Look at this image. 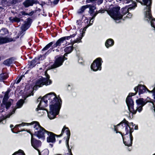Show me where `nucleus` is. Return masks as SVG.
I'll use <instances>...</instances> for the list:
<instances>
[{"mask_svg": "<svg viewBox=\"0 0 155 155\" xmlns=\"http://www.w3.org/2000/svg\"><path fill=\"white\" fill-rule=\"evenodd\" d=\"M136 4L134 3L132 7L129 8L125 7L122 8L121 10V12L119 14L120 7L117 6L107 11V13L112 18L116 21V22L118 23L119 21H117L121 19L124 15L130 9L134 8L136 6Z\"/></svg>", "mask_w": 155, "mask_h": 155, "instance_id": "obj_1", "label": "nucleus"}, {"mask_svg": "<svg viewBox=\"0 0 155 155\" xmlns=\"http://www.w3.org/2000/svg\"><path fill=\"white\" fill-rule=\"evenodd\" d=\"M59 97V96L57 97L54 92H51L47 94L42 98L40 97L37 100V102H40L38 107L36 109V110L38 111V108L45 109V107L47 106V103L48 102H49L50 106L51 102L54 104Z\"/></svg>", "mask_w": 155, "mask_h": 155, "instance_id": "obj_2", "label": "nucleus"}, {"mask_svg": "<svg viewBox=\"0 0 155 155\" xmlns=\"http://www.w3.org/2000/svg\"><path fill=\"white\" fill-rule=\"evenodd\" d=\"M28 124L33 125L34 129L35 134L39 139L45 140L46 135L47 134L48 131L46 130L44 128L41 126L38 122L33 121L30 123H22L16 125L15 127H18L23 126L25 125Z\"/></svg>", "mask_w": 155, "mask_h": 155, "instance_id": "obj_3", "label": "nucleus"}, {"mask_svg": "<svg viewBox=\"0 0 155 155\" xmlns=\"http://www.w3.org/2000/svg\"><path fill=\"white\" fill-rule=\"evenodd\" d=\"M124 123H126L124 124L125 126V132H124V134H125L124 136V137L122 134V136L123 137L124 143V144L127 146H131L132 144L133 140V137L132 133L133 131V128H131L130 126L133 125V123H131L129 124H127V121L124 120L123 121Z\"/></svg>", "mask_w": 155, "mask_h": 155, "instance_id": "obj_4", "label": "nucleus"}, {"mask_svg": "<svg viewBox=\"0 0 155 155\" xmlns=\"http://www.w3.org/2000/svg\"><path fill=\"white\" fill-rule=\"evenodd\" d=\"M61 100L59 97L54 104L51 102L49 111L46 110L48 116L50 119H53L58 114L61 103Z\"/></svg>", "mask_w": 155, "mask_h": 155, "instance_id": "obj_5", "label": "nucleus"}, {"mask_svg": "<svg viewBox=\"0 0 155 155\" xmlns=\"http://www.w3.org/2000/svg\"><path fill=\"white\" fill-rule=\"evenodd\" d=\"M142 5H146V12L145 14V19L150 21L151 26L155 30V19H152L150 12V5L151 0H138Z\"/></svg>", "mask_w": 155, "mask_h": 155, "instance_id": "obj_6", "label": "nucleus"}, {"mask_svg": "<svg viewBox=\"0 0 155 155\" xmlns=\"http://www.w3.org/2000/svg\"><path fill=\"white\" fill-rule=\"evenodd\" d=\"M50 77L47 75L46 78L41 77L37 81L36 85L33 88V90H36L37 87H42L44 85H48L50 84L52 82L49 79Z\"/></svg>", "mask_w": 155, "mask_h": 155, "instance_id": "obj_7", "label": "nucleus"}, {"mask_svg": "<svg viewBox=\"0 0 155 155\" xmlns=\"http://www.w3.org/2000/svg\"><path fill=\"white\" fill-rule=\"evenodd\" d=\"M135 94L133 93H130L126 100V102L128 106V109L130 112L129 114L130 116H131V114L132 115L133 114H135L136 112V110H135L133 108L134 102L130 97L131 96L134 95Z\"/></svg>", "mask_w": 155, "mask_h": 155, "instance_id": "obj_8", "label": "nucleus"}, {"mask_svg": "<svg viewBox=\"0 0 155 155\" xmlns=\"http://www.w3.org/2000/svg\"><path fill=\"white\" fill-rule=\"evenodd\" d=\"M102 62V59L100 58H96L91 65V68L94 71H96L101 69V64Z\"/></svg>", "mask_w": 155, "mask_h": 155, "instance_id": "obj_9", "label": "nucleus"}, {"mask_svg": "<svg viewBox=\"0 0 155 155\" xmlns=\"http://www.w3.org/2000/svg\"><path fill=\"white\" fill-rule=\"evenodd\" d=\"M87 21L86 22H87V25L86 26V27L84 28L83 29L82 31L81 30L79 31H77L76 32V33L77 34L78 33H80V35L79 36V38H77V39L74 41L73 43H79L81 42V39L83 36V34L85 33V32L86 30V29L87 27H88L89 26L91 25L93 22V21L92 20L91 21V19L90 20V21L89 22V24H88V21L87 20Z\"/></svg>", "mask_w": 155, "mask_h": 155, "instance_id": "obj_10", "label": "nucleus"}, {"mask_svg": "<svg viewBox=\"0 0 155 155\" xmlns=\"http://www.w3.org/2000/svg\"><path fill=\"white\" fill-rule=\"evenodd\" d=\"M75 35V34H73L70 36L64 37L60 38L57 41L55 44L54 45V47H56L61 45L63 46L65 45L67 43L66 40L69 39L71 38L74 37Z\"/></svg>", "mask_w": 155, "mask_h": 155, "instance_id": "obj_11", "label": "nucleus"}, {"mask_svg": "<svg viewBox=\"0 0 155 155\" xmlns=\"http://www.w3.org/2000/svg\"><path fill=\"white\" fill-rule=\"evenodd\" d=\"M64 131H65V132L66 133V134L67 135V137L66 140V145L67 146V148L68 149V152L69 153V154H67V155H72V154H71V150L69 148V147L68 144L70 136V132L68 128L66 127L65 126H64L62 130L61 133V135H62V134H63Z\"/></svg>", "mask_w": 155, "mask_h": 155, "instance_id": "obj_12", "label": "nucleus"}, {"mask_svg": "<svg viewBox=\"0 0 155 155\" xmlns=\"http://www.w3.org/2000/svg\"><path fill=\"white\" fill-rule=\"evenodd\" d=\"M31 146L35 149L37 150L39 153V155H40V152L38 148L41 146V142L39 140H37L33 137L32 135H31Z\"/></svg>", "mask_w": 155, "mask_h": 155, "instance_id": "obj_13", "label": "nucleus"}, {"mask_svg": "<svg viewBox=\"0 0 155 155\" xmlns=\"http://www.w3.org/2000/svg\"><path fill=\"white\" fill-rule=\"evenodd\" d=\"M136 103L137 107L135 110H136V111H138L140 112L142 110L143 107L145 104L146 103L143 101V99L142 98L137 100Z\"/></svg>", "mask_w": 155, "mask_h": 155, "instance_id": "obj_14", "label": "nucleus"}, {"mask_svg": "<svg viewBox=\"0 0 155 155\" xmlns=\"http://www.w3.org/2000/svg\"><path fill=\"white\" fill-rule=\"evenodd\" d=\"M24 103V101L23 100H20L19 101H18L17 103V105L16 106V108H14L13 109L12 111L8 114V115L4 117L3 118V120H5L6 118H9L13 114H14L15 111L16 109L17 108H19L21 107L22 106L23 104Z\"/></svg>", "mask_w": 155, "mask_h": 155, "instance_id": "obj_15", "label": "nucleus"}, {"mask_svg": "<svg viewBox=\"0 0 155 155\" xmlns=\"http://www.w3.org/2000/svg\"><path fill=\"white\" fill-rule=\"evenodd\" d=\"M63 61V58L61 57H59L56 60L54 64L51 66V68H55L60 66L62 65Z\"/></svg>", "mask_w": 155, "mask_h": 155, "instance_id": "obj_16", "label": "nucleus"}, {"mask_svg": "<svg viewBox=\"0 0 155 155\" xmlns=\"http://www.w3.org/2000/svg\"><path fill=\"white\" fill-rule=\"evenodd\" d=\"M47 141L48 143H54L55 141V135L52 132L48 131L47 134Z\"/></svg>", "mask_w": 155, "mask_h": 155, "instance_id": "obj_17", "label": "nucleus"}, {"mask_svg": "<svg viewBox=\"0 0 155 155\" xmlns=\"http://www.w3.org/2000/svg\"><path fill=\"white\" fill-rule=\"evenodd\" d=\"M88 8H89V13L91 16H92V18L91 19L92 20L94 19L98 13H94V10L96 9V8L94 6H91L90 5V7Z\"/></svg>", "mask_w": 155, "mask_h": 155, "instance_id": "obj_18", "label": "nucleus"}, {"mask_svg": "<svg viewBox=\"0 0 155 155\" xmlns=\"http://www.w3.org/2000/svg\"><path fill=\"white\" fill-rule=\"evenodd\" d=\"M16 39L9 38L8 37L0 38V44L9 42L15 40Z\"/></svg>", "mask_w": 155, "mask_h": 155, "instance_id": "obj_19", "label": "nucleus"}, {"mask_svg": "<svg viewBox=\"0 0 155 155\" xmlns=\"http://www.w3.org/2000/svg\"><path fill=\"white\" fill-rule=\"evenodd\" d=\"M74 41H73L71 42L72 46L67 47L64 48V51L66 53L64 54V56H67L68 54L70 53L72 51L73 49V45L74 43H73Z\"/></svg>", "mask_w": 155, "mask_h": 155, "instance_id": "obj_20", "label": "nucleus"}, {"mask_svg": "<svg viewBox=\"0 0 155 155\" xmlns=\"http://www.w3.org/2000/svg\"><path fill=\"white\" fill-rule=\"evenodd\" d=\"M34 3V0H26L23 3V4L25 7H28L29 6L33 5Z\"/></svg>", "mask_w": 155, "mask_h": 155, "instance_id": "obj_21", "label": "nucleus"}, {"mask_svg": "<svg viewBox=\"0 0 155 155\" xmlns=\"http://www.w3.org/2000/svg\"><path fill=\"white\" fill-rule=\"evenodd\" d=\"M114 41L111 39H109L106 41L105 45L107 48L112 46L114 44Z\"/></svg>", "mask_w": 155, "mask_h": 155, "instance_id": "obj_22", "label": "nucleus"}, {"mask_svg": "<svg viewBox=\"0 0 155 155\" xmlns=\"http://www.w3.org/2000/svg\"><path fill=\"white\" fill-rule=\"evenodd\" d=\"M90 7V5H84L81 7L78 11V13H81L84 12V10L87 8Z\"/></svg>", "mask_w": 155, "mask_h": 155, "instance_id": "obj_23", "label": "nucleus"}, {"mask_svg": "<svg viewBox=\"0 0 155 155\" xmlns=\"http://www.w3.org/2000/svg\"><path fill=\"white\" fill-rule=\"evenodd\" d=\"M14 60L13 58H11L5 61L4 62V64L7 65H9L13 63Z\"/></svg>", "mask_w": 155, "mask_h": 155, "instance_id": "obj_24", "label": "nucleus"}, {"mask_svg": "<svg viewBox=\"0 0 155 155\" xmlns=\"http://www.w3.org/2000/svg\"><path fill=\"white\" fill-rule=\"evenodd\" d=\"M9 92L8 91H7L6 92L5 95L4 97L2 103H5L6 102H7L8 99V93Z\"/></svg>", "mask_w": 155, "mask_h": 155, "instance_id": "obj_25", "label": "nucleus"}, {"mask_svg": "<svg viewBox=\"0 0 155 155\" xmlns=\"http://www.w3.org/2000/svg\"><path fill=\"white\" fill-rule=\"evenodd\" d=\"M8 31L5 28H2L0 31V34L2 35H4L8 33Z\"/></svg>", "mask_w": 155, "mask_h": 155, "instance_id": "obj_26", "label": "nucleus"}, {"mask_svg": "<svg viewBox=\"0 0 155 155\" xmlns=\"http://www.w3.org/2000/svg\"><path fill=\"white\" fill-rule=\"evenodd\" d=\"M8 78L6 74H0V80L1 81L5 79Z\"/></svg>", "mask_w": 155, "mask_h": 155, "instance_id": "obj_27", "label": "nucleus"}, {"mask_svg": "<svg viewBox=\"0 0 155 155\" xmlns=\"http://www.w3.org/2000/svg\"><path fill=\"white\" fill-rule=\"evenodd\" d=\"M103 1V0H87L86 2L87 3H89L93 1H97V3L99 5L102 3Z\"/></svg>", "mask_w": 155, "mask_h": 155, "instance_id": "obj_28", "label": "nucleus"}, {"mask_svg": "<svg viewBox=\"0 0 155 155\" xmlns=\"http://www.w3.org/2000/svg\"><path fill=\"white\" fill-rule=\"evenodd\" d=\"M12 101V100L10 99L8 101L6 102L5 103H3L5 105L6 108H8L10 106Z\"/></svg>", "mask_w": 155, "mask_h": 155, "instance_id": "obj_29", "label": "nucleus"}, {"mask_svg": "<svg viewBox=\"0 0 155 155\" xmlns=\"http://www.w3.org/2000/svg\"><path fill=\"white\" fill-rule=\"evenodd\" d=\"M9 19L10 20V21H11L12 22H18L20 21L19 19L17 17L13 18L12 17H11L9 18Z\"/></svg>", "mask_w": 155, "mask_h": 155, "instance_id": "obj_30", "label": "nucleus"}, {"mask_svg": "<svg viewBox=\"0 0 155 155\" xmlns=\"http://www.w3.org/2000/svg\"><path fill=\"white\" fill-rule=\"evenodd\" d=\"M12 155H25V154L22 150H20L18 152L15 153Z\"/></svg>", "mask_w": 155, "mask_h": 155, "instance_id": "obj_31", "label": "nucleus"}, {"mask_svg": "<svg viewBox=\"0 0 155 155\" xmlns=\"http://www.w3.org/2000/svg\"><path fill=\"white\" fill-rule=\"evenodd\" d=\"M29 27L28 23H25L21 27L23 31L27 30Z\"/></svg>", "mask_w": 155, "mask_h": 155, "instance_id": "obj_32", "label": "nucleus"}, {"mask_svg": "<svg viewBox=\"0 0 155 155\" xmlns=\"http://www.w3.org/2000/svg\"><path fill=\"white\" fill-rule=\"evenodd\" d=\"M53 43L51 42L47 45L44 48L42 49V51H45L48 49L50 46L52 45Z\"/></svg>", "mask_w": 155, "mask_h": 155, "instance_id": "obj_33", "label": "nucleus"}, {"mask_svg": "<svg viewBox=\"0 0 155 155\" xmlns=\"http://www.w3.org/2000/svg\"><path fill=\"white\" fill-rule=\"evenodd\" d=\"M41 153L42 155H48L49 153V151L48 149H45L42 151ZM40 155H41L40 153Z\"/></svg>", "mask_w": 155, "mask_h": 155, "instance_id": "obj_34", "label": "nucleus"}, {"mask_svg": "<svg viewBox=\"0 0 155 155\" xmlns=\"http://www.w3.org/2000/svg\"><path fill=\"white\" fill-rule=\"evenodd\" d=\"M38 113H41V114L39 115L40 116L42 115H43L44 114V112L43 110H45V109H40V108H38Z\"/></svg>", "mask_w": 155, "mask_h": 155, "instance_id": "obj_35", "label": "nucleus"}, {"mask_svg": "<svg viewBox=\"0 0 155 155\" xmlns=\"http://www.w3.org/2000/svg\"><path fill=\"white\" fill-rule=\"evenodd\" d=\"M122 122H121L120 124H118L117 126H114V131H116V133H117L118 132L117 131V130H118V129H117V127L120 125L122 124Z\"/></svg>", "mask_w": 155, "mask_h": 155, "instance_id": "obj_36", "label": "nucleus"}, {"mask_svg": "<svg viewBox=\"0 0 155 155\" xmlns=\"http://www.w3.org/2000/svg\"><path fill=\"white\" fill-rule=\"evenodd\" d=\"M23 77V76H21L17 78L16 79L17 81H16V83H17V84L18 83L21 81V79Z\"/></svg>", "mask_w": 155, "mask_h": 155, "instance_id": "obj_37", "label": "nucleus"}, {"mask_svg": "<svg viewBox=\"0 0 155 155\" xmlns=\"http://www.w3.org/2000/svg\"><path fill=\"white\" fill-rule=\"evenodd\" d=\"M36 63V61L35 60H32L31 62V66L32 68L35 66V64Z\"/></svg>", "mask_w": 155, "mask_h": 155, "instance_id": "obj_38", "label": "nucleus"}, {"mask_svg": "<svg viewBox=\"0 0 155 155\" xmlns=\"http://www.w3.org/2000/svg\"><path fill=\"white\" fill-rule=\"evenodd\" d=\"M59 0H54L53 2V3L54 4H57L58 3Z\"/></svg>", "mask_w": 155, "mask_h": 155, "instance_id": "obj_39", "label": "nucleus"}, {"mask_svg": "<svg viewBox=\"0 0 155 155\" xmlns=\"http://www.w3.org/2000/svg\"><path fill=\"white\" fill-rule=\"evenodd\" d=\"M132 16V15L130 13H128L127 15L126 16V17L128 18H130Z\"/></svg>", "mask_w": 155, "mask_h": 155, "instance_id": "obj_40", "label": "nucleus"}, {"mask_svg": "<svg viewBox=\"0 0 155 155\" xmlns=\"http://www.w3.org/2000/svg\"><path fill=\"white\" fill-rule=\"evenodd\" d=\"M127 1L126 2L127 3H129L130 2V1H131V0H125Z\"/></svg>", "mask_w": 155, "mask_h": 155, "instance_id": "obj_41", "label": "nucleus"}, {"mask_svg": "<svg viewBox=\"0 0 155 155\" xmlns=\"http://www.w3.org/2000/svg\"><path fill=\"white\" fill-rule=\"evenodd\" d=\"M135 130H137L138 129V127L137 126H135Z\"/></svg>", "mask_w": 155, "mask_h": 155, "instance_id": "obj_42", "label": "nucleus"}, {"mask_svg": "<svg viewBox=\"0 0 155 155\" xmlns=\"http://www.w3.org/2000/svg\"><path fill=\"white\" fill-rule=\"evenodd\" d=\"M13 127V126L12 125H11L10 126V127L11 128H12Z\"/></svg>", "mask_w": 155, "mask_h": 155, "instance_id": "obj_43", "label": "nucleus"}, {"mask_svg": "<svg viewBox=\"0 0 155 155\" xmlns=\"http://www.w3.org/2000/svg\"><path fill=\"white\" fill-rule=\"evenodd\" d=\"M3 121V120H0V123L1 122H2V121Z\"/></svg>", "mask_w": 155, "mask_h": 155, "instance_id": "obj_44", "label": "nucleus"}, {"mask_svg": "<svg viewBox=\"0 0 155 155\" xmlns=\"http://www.w3.org/2000/svg\"><path fill=\"white\" fill-rule=\"evenodd\" d=\"M11 130H12V132L13 133H14V132H13V129H11Z\"/></svg>", "mask_w": 155, "mask_h": 155, "instance_id": "obj_45", "label": "nucleus"}, {"mask_svg": "<svg viewBox=\"0 0 155 155\" xmlns=\"http://www.w3.org/2000/svg\"><path fill=\"white\" fill-rule=\"evenodd\" d=\"M2 21H1V20H0V23H1V22H2Z\"/></svg>", "mask_w": 155, "mask_h": 155, "instance_id": "obj_46", "label": "nucleus"}, {"mask_svg": "<svg viewBox=\"0 0 155 155\" xmlns=\"http://www.w3.org/2000/svg\"><path fill=\"white\" fill-rule=\"evenodd\" d=\"M65 58V60L67 59V58Z\"/></svg>", "mask_w": 155, "mask_h": 155, "instance_id": "obj_47", "label": "nucleus"}, {"mask_svg": "<svg viewBox=\"0 0 155 155\" xmlns=\"http://www.w3.org/2000/svg\"><path fill=\"white\" fill-rule=\"evenodd\" d=\"M45 74L46 75L47 73L46 72H45Z\"/></svg>", "mask_w": 155, "mask_h": 155, "instance_id": "obj_48", "label": "nucleus"}, {"mask_svg": "<svg viewBox=\"0 0 155 155\" xmlns=\"http://www.w3.org/2000/svg\"><path fill=\"white\" fill-rule=\"evenodd\" d=\"M155 155V154H153V155Z\"/></svg>", "mask_w": 155, "mask_h": 155, "instance_id": "obj_49", "label": "nucleus"}]
</instances>
